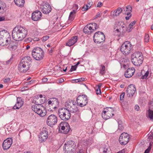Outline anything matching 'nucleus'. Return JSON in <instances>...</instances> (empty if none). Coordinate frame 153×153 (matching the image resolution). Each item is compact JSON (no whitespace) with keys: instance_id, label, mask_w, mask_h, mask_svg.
<instances>
[{"instance_id":"1","label":"nucleus","mask_w":153,"mask_h":153,"mask_svg":"<svg viewBox=\"0 0 153 153\" xmlns=\"http://www.w3.org/2000/svg\"><path fill=\"white\" fill-rule=\"evenodd\" d=\"M27 33V30L25 27L17 25L13 30L12 37L15 41H19L22 40Z\"/></svg>"},{"instance_id":"2","label":"nucleus","mask_w":153,"mask_h":153,"mask_svg":"<svg viewBox=\"0 0 153 153\" xmlns=\"http://www.w3.org/2000/svg\"><path fill=\"white\" fill-rule=\"evenodd\" d=\"M11 36L9 33L5 30L0 31V45L7 46L11 40Z\"/></svg>"},{"instance_id":"3","label":"nucleus","mask_w":153,"mask_h":153,"mask_svg":"<svg viewBox=\"0 0 153 153\" xmlns=\"http://www.w3.org/2000/svg\"><path fill=\"white\" fill-rule=\"evenodd\" d=\"M131 60L132 63L135 66H140L143 60V56L141 52L137 51L133 53L131 56Z\"/></svg>"},{"instance_id":"4","label":"nucleus","mask_w":153,"mask_h":153,"mask_svg":"<svg viewBox=\"0 0 153 153\" xmlns=\"http://www.w3.org/2000/svg\"><path fill=\"white\" fill-rule=\"evenodd\" d=\"M44 55V51L40 47L34 48L32 52L33 57L36 60L40 61L43 59Z\"/></svg>"},{"instance_id":"5","label":"nucleus","mask_w":153,"mask_h":153,"mask_svg":"<svg viewBox=\"0 0 153 153\" xmlns=\"http://www.w3.org/2000/svg\"><path fill=\"white\" fill-rule=\"evenodd\" d=\"M58 114L60 118L64 121H67L71 117V114L68 109L64 108H59L58 110Z\"/></svg>"},{"instance_id":"6","label":"nucleus","mask_w":153,"mask_h":153,"mask_svg":"<svg viewBox=\"0 0 153 153\" xmlns=\"http://www.w3.org/2000/svg\"><path fill=\"white\" fill-rule=\"evenodd\" d=\"M77 105L80 107L86 105L88 101L87 96L85 94H82L76 98Z\"/></svg>"},{"instance_id":"7","label":"nucleus","mask_w":153,"mask_h":153,"mask_svg":"<svg viewBox=\"0 0 153 153\" xmlns=\"http://www.w3.org/2000/svg\"><path fill=\"white\" fill-rule=\"evenodd\" d=\"M48 107H47L48 111H53V109L56 110L59 106V102L57 99L56 98H51L48 101Z\"/></svg>"},{"instance_id":"8","label":"nucleus","mask_w":153,"mask_h":153,"mask_svg":"<svg viewBox=\"0 0 153 153\" xmlns=\"http://www.w3.org/2000/svg\"><path fill=\"white\" fill-rule=\"evenodd\" d=\"M94 42L97 44H100L105 41V36L102 32L98 31L95 33L94 36Z\"/></svg>"},{"instance_id":"9","label":"nucleus","mask_w":153,"mask_h":153,"mask_svg":"<svg viewBox=\"0 0 153 153\" xmlns=\"http://www.w3.org/2000/svg\"><path fill=\"white\" fill-rule=\"evenodd\" d=\"M30 65L28 63L25 62L23 60H21L18 65V70L21 72H25L29 69Z\"/></svg>"},{"instance_id":"10","label":"nucleus","mask_w":153,"mask_h":153,"mask_svg":"<svg viewBox=\"0 0 153 153\" xmlns=\"http://www.w3.org/2000/svg\"><path fill=\"white\" fill-rule=\"evenodd\" d=\"M32 109L36 113L39 114L42 117H44L46 115V111L44 108H42L41 107H38L36 105H33L32 106Z\"/></svg>"},{"instance_id":"11","label":"nucleus","mask_w":153,"mask_h":153,"mask_svg":"<svg viewBox=\"0 0 153 153\" xmlns=\"http://www.w3.org/2000/svg\"><path fill=\"white\" fill-rule=\"evenodd\" d=\"M129 137L128 134L125 132L122 133L119 138V142L123 145L126 144L129 142Z\"/></svg>"},{"instance_id":"12","label":"nucleus","mask_w":153,"mask_h":153,"mask_svg":"<svg viewBox=\"0 0 153 153\" xmlns=\"http://www.w3.org/2000/svg\"><path fill=\"white\" fill-rule=\"evenodd\" d=\"M57 122V118L55 115L51 114L48 117L47 123L48 125L51 127L56 124Z\"/></svg>"},{"instance_id":"13","label":"nucleus","mask_w":153,"mask_h":153,"mask_svg":"<svg viewBox=\"0 0 153 153\" xmlns=\"http://www.w3.org/2000/svg\"><path fill=\"white\" fill-rule=\"evenodd\" d=\"M136 90V89L134 85L132 84L129 85L126 90L128 97H132L134 94Z\"/></svg>"},{"instance_id":"14","label":"nucleus","mask_w":153,"mask_h":153,"mask_svg":"<svg viewBox=\"0 0 153 153\" xmlns=\"http://www.w3.org/2000/svg\"><path fill=\"white\" fill-rule=\"evenodd\" d=\"M65 106L68 108V110L69 111L70 114L71 113L77 114L79 112L78 108L76 106L70 105L68 102H65Z\"/></svg>"},{"instance_id":"15","label":"nucleus","mask_w":153,"mask_h":153,"mask_svg":"<svg viewBox=\"0 0 153 153\" xmlns=\"http://www.w3.org/2000/svg\"><path fill=\"white\" fill-rule=\"evenodd\" d=\"M48 137V132L45 129L41 131L39 135V141L41 143L46 141Z\"/></svg>"},{"instance_id":"16","label":"nucleus","mask_w":153,"mask_h":153,"mask_svg":"<svg viewBox=\"0 0 153 153\" xmlns=\"http://www.w3.org/2000/svg\"><path fill=\"white\" fill-rule=\"evenodd\" d=\"M13 143V140L11 138H8L4 141L2 146L4 150L8 149L11 146Z\"/></svg>"},{"instance_id":"17","label":"nucleus","mask_w":153,"mask_h":153,"mask_svg":"<svg viewBox=\"0 0 153 153\" xmlns=\"http://www.w3.org/2000/svg\"><path fill=\"white\" fill-rule=\"evenodd\" d=\"M42 14L39 10H36L33 12L32 15V19L34 21H37L40 19Z\"/></svg>"},{"instance_id":"18","label":"nucleus","mask_w":153,"mask_h":153,"mask_svg":"<svg viewBox=\"0 0 153 153\" xmlns=\"http://www.w3.org/2000/svg\"><path fill=\"white\" fill-rule=\"evenodd\" d=\"M7 48L12 51H14L17 49L18 46L17 43L16 41H11L9 42Z\"/></svg>"},{"instance_id":"19","label":"nucleus","mask_w":153,"mask_h":153,"mask_svg":"<svg viewBox=\"0 0 153 153\" xmlns=\"http://www.w3.org/2000/svg\"><path fill=\"white\" fill-rule=\"evenodd\" d=\"M41 9L43 13L46 14L49 13L51 10V7L48 3L44 4Z\"/></svg>"},{"instance_id":"20","label":"nucleus","mask_w":153,"mask_h":153,"mask_svg":"<svg viewBox=\"0 0 153 153\" xmlns=\"http://www.w3.org/2000/svg\"><path fill=\"white\" fill-rule=\"evenodd\" d=\"M23 103L24 102L22 100V98L21 97H18L17 99V102L15 105H14L13 107V109H19L22 106Z\"/></svg>"},{"instance_id":"21","label":"nucleus","mask_w":153,"mask_h":153,"mask_svg":"<svg viewBox=\"0 0 153 153\" xmlns=\"http://www.w3.org/2000/svg\"><path fill=\"white\" fill-rule=\"evenodd\" d=\"M71 146H72V147L76 146V144L74 141L71 140L68 141L67 143H65L63 146V150L64 152L65 150H67Z\"/></svg>"},{"instance_id":"22","label":"nucleus","mask_w":153,"mask_h":153,"mask_svg":"<svg viewBox=\"0 0 153 153\" xmlns=\"http://www.w3.org/2000/svg\"><path fill=\"white\" fill-rule=\"evenodd\" d=\"M135 69L133 68H129L126 71L125 76L126 78H130L133 75Z\"/></svg>"},{"instance_id":"23","label":"nucleus","mask_w":153,"mask_h":153,"mask_svg":"<svg viewBox=\"0 0 153 153\" xmlns=\"http://www.w3.org/2000/svg\"><path fill=\"white\" fill-rule=\"evenodd\" d=\"M91 24H88L83 29V31L85 34H90L94 31L93 27L90 26Z\"/></svg>"},{"instance_id":"24","label":"nucleus","mask_w":153,"mask_h":153,"mask_svg":"<svg viewBox=\"0 0 153 153\" xmlns=\"http://www.w3.org/2000/svg\"><path fill=\"white\" fill-rule=\"evenodd\" d=\"M73 8L74 9L72 12H71L70 14L69 17V19L71 21L73 20L74 19V15L76 12V10L78 8V5L75 4L73 5Z\"/></svg>"},{"instance_id":"25","label":"nucleus","mask_w":153,"mask_h":153,"mask_svg":"<svg viewBox=\"0 0 153 153\" xmlns=\"http://www.w3.org/2000/svg\"><path fill=\"white\" fill-rule=\"evenodd\" d=\"M114 115L113 113H110L109 111H103L102 113V117L103 119L105 120H107L110 118Z\"/></svg>"},{"instance_id":"26","label":"nucleus","mask_w":153,"mask_h":153,"mask_svg":"<svg viewBox=\"0 0 153 153\" xmlns=\"http://www.w3.org/2000/svg\"><path fill=\"white\" fill-rule=\"evenodd\" d=\"M77 40V37L74 36L72 37L71 38L68 40L66 43V45L71 46L76 42Z\"/></svg>"},{"instance_id":"27","label":"nucleus","mask_w":153,"mask_h":153,"mask_svg":"<svg viewBox=\"0 0 153 153\" xmlns=\"http://www.w3.org/2000/svg\"><path fill=\"white\" fill-rule=\"evenodd\" d=\"M123 10L122 8L118 7L113 12H111V13L114 16H117L122 12Z\"/></svg>"},{"instance_id":"28","label":"nucleus","mask_w":153,"mask_h":153,"mask_svg":"<svg viewBox=\"0 0 153 153\" xmlns=\"http://www.w3.org/2000/svg\"><path fill=\"white\" fill-rule=\"evenodd\" d=\"M132 9V7L131 6H128L126 8H123L124 11L125 12L123 13L125 15H128L129 14V13H131V12Z\"/></svg>"},{"instance_id":"29","label":"nucleus","mask_w":153,"mask_h":153,"mask_svg":"<svg viewBox=\"0 0 153 153\" xmlns=\"http://www.w3.org/2000/svg\"><path fill=\"white\" fill-rule=\"evenodd\" d=\"M77 149L76 146L75 147H72V146H71L67 150H65V153H74Z\"/></svg>"},{"instance_id":"30","label":"nucleus","mask_w":153,"mask_h":153,"mask_svg":"<svg viewBox=\"0 0 153 153\" xmlns=\"http://www.w3.org/2000/svg\"><path fill=\"white\" fill-rule=\"evenodd\" d=\"M14 1L15 4L19 7L23 6L25 3L24 0H14Z\"/></svg>"},{"instance_id":"31","label":"nucleus","mask_w":153,"mask_h":153,"mask_svg":"<svg viewBox=\"0 0 153 153\" xmlns=\"http://www.w3.org/2000/svg\"><path fill=\"white\" fill-rule=\"evenodd\" d=\"M120 51L124 55H126L128 54V51L126 50V48L124 47V45H122L120 48Z\"/></svg>"},{"instance_id":"32","label":"nucleus","mask_w":153,"mask_h":153,"mask_svg":"<svg viewBox=\"0 0 153 153\" xmlns=\"http://www.w3.org/2000/svg\"><path fill=\"white\" fill-rule=\"evenodd\" d=\"M64 125H65V128L63 133L64 134H67L69 131L70 128V126L69 124L66 122H64Z\"/></svg>"},{"instance_id":"33","label":"nucleus","mask_w":153,"mask_h":153,"mask_svg":"<svg viewBox=\"0 0 153 153\" xmlns=\"http://www.w3.org/2000/svg\"><path fill=\"white\" fill-rule=\"evenodd\" d=\"M149 108L148 110V117L150 120L153 121V111Z\"/></svg>"},{"instance_id":"34","label":"nucleus","mask_w":153,"mask_h":153,"mask_svg":"<svg viewBox=\"0 0 153 153\" xmlns=\"http://www.w3.org/2000/svg\"><path fill=\"white\" fill-rule=\"evenodd\" d=\"M22 60H23L24 61L28 63V64H29V65L30 64V61L31 60V59L30 56H28L25 57H24Z\"/></svg>"},{"instance_id":"35","label":"nucleus","mask_w":153,"mask_h":153,"mask_svg":"<svg viewBox=\"0 0 153 153\" xmlns=\"http://www.w3.org/2000/svg\"><path fill=\"white\" fill-rule=\"evenodd\" d=\"M119 26L120 28L121 29V31L122 33H123L126 31V27L125 24H122V25H121V24H120Z\"/></svg>"},{"instance_id":"36","label":"nucleus","mask_w":153,"mask_h":153,"mask_svg":"<svg viewBox=\"0 0 153 153\" xmlns=\"http://www.w3.org/2000/svg\"><path fill=\"white\" fill-rule=\"evenodd\" d=\"M101 68L100 70V73L102 75L105 74V66L101 65Z\"/></svg>"},{"instance_id":"37","label":"nucleus","mask_w":153,"mask_h":153,"mask_svg":"<svg viewBox=\"0 0 153 153\" xmlns=\"http://www.w3.org/2000/svg\"><path fill=\"white\" fill-rule=\"evenodd\" d=\"M33 103H35V104L38 105V107H41L43 108H44V107L41 104L39 103L36 100H35L34 99L33 101Z\"/></svg>"},{"instance_id":"38","label":"nucleus","mask_w":153,"mask_h":153,"mask_svg":"<svg viewBox=\"0 0 153 153\" xmlns=\"http://www.w3.org/2000/svg\"><path fill=\"white\" fill-rule=\"evenodd\" d=\"M108 148V146H104L101 148V150L102 151L103 153H107Z\"/></svg>"},{"instance_id":"39","label":"nucleus","mask_w":153,"mask_h":153,"mask_svg":"<svg viewBox=\"0 0 153 153\" xmlns=\"http://www.w3.org/2000/svg\"><path fill=\"white\" fill-rule=\"evenodd\" d=\"M122 45H124V47H125L126 48H128L129 46H131L130 42L129 41H126Z\"/></svg>"},{"instance_id":"40","label":"nucleus","mask_w":153,"mask_h":153,"mask_svg":"<svg viewBox=\"0 0 153 153\" xmlns=\"http://www.w3.org/2000/svg\"><path fill=\"white\" fill-rule=\"evenodd\" d=\"M13 61V57L12 56L9 60L4 62V64L6 65L11 64L12 63Z\"/></svg>"},{"instance_id":"41","label":"nucleus","mask_w":153,"mask_h":153,"mask_svg":"<svg viewBox=\"0 0 153 153\" xmlns=\"http://www.w3.org/2000/svg\"><path fill=\"white\" fill-rule=\"evenodd\" d=\"M121 122H118V130H119V131H121L122 130H123V126L121 124Z\"/></svg>"},{"instance_id":"42","label":"nucleus","mask_w":153,"mask_h":153,"mask_svg":"<svg viewBox=\"0 0 153 153\" xmlns=\"http://www.w3.org/2000/svg\"><path fill=\"white\" fill-rule=\"evenodd\" d=\"M149 36L148 34H146L144 37V40L145 42H148L149 41Z\"/></svg>"},{"instance_id":"43","label":"nucleus","mask_w":153,"mask_h":153,"mask_svg":"<svg viewBox=\"0 0 153 153\" xmlns=\"http://www.w3.org/2000/svg\"><path fill=\"white\" fill-rule=\"evenodd\" d=\"M136 21H134L132 22L129 25V27L130 28L129 30L133 28L132 27L136 23Z\"/></svg>"},{"instance_id":"44","label":"nucleus","mask_w":153,"mask_h":153,"mask_svg":"<svg viewBox=\"0 0 153 153\" xmlns=\"http://www.w3.org/2000/svg\"><path fill=\"white\" fill-rule=\"evenodd\" d=\"M148 139L149 140H152L153 139V133L150 132V133L148 135Z\"/></svg>"},{"instance_id":"45","label":"nucleus","mask_w":153,"mask_h":153,"mask_svg":"<svg viewBox=\"0 0 153 153\" xmlns=\"http://www.w3.org/2000/svg\"><path fill=\"white\" fill-rule=\"evenodd\" d=\"M106 109V111H109L111 113L114 111V109L111 107H107Z\"/></svg>"},{"instance_id":"46","label":"nucleus","mask_w":153,"mask_h":153,"mask_svg":"<svg viewBox=\"0 0 153 153\" xmlns=\"http://www.w3.org/2000/svg\"><path fill=\"white\" fill-rule=\"evenodd\" d=\"M77 67L75 66V65L72 66L71 67V68L69 70V72H71L73 71H74L76 70Z\"/></svg>"},{"instance_id":"47","label":"nucleus","mask_w":153,"mask_h":153,"mask_svg":"<svg viewBox=\"0 0 153 153\" xmlns=\"http://www.w3.org/2000/svg\"><path fill=\"white\" fill-rule=\"evenodd\" d=\"M149 74V72L147 71L145 74L144 75L142 76V78L143 79H146L148 76Z\"/></svg>"},{"instance_id":"48","label":"nucleus","mask_w":153,"mask_h":153,"mask_svg":"<svg viewBox=\"0 0 153 153\" xmlns=\"http://www.w3.org/2000/svg\"><path fill=\"white\" fill-rule=\"evenodd\" d=\"M49 38V36H44L42 38V40L43 42H45Z\"/></svg>"},{"instance_id":"49","label":"nucleus","mask_w":153,"mask_h":153,"mask_svg":"<svg viewBox=\"0 0 153 153\" xmlns=\"http://www.w3.org/2000/svg\"><path fill=\"white\" fill-rule=\"evenodd\" d=\"M32 39L31 38L29 37L25 39V42L27 43H29L32 41Z\"/></svg>"},{"instance_id":"50","label":"nucleus","mask_w":153,"mask_h":153,"mask_svg":"<svg viewBox=\"0 0 153 153\" xmlns=\"http://www.w3.org/2000/svg\"><path fill=\"white\" fill-rule=\"evenodd\" d=\"M44 99L39 100V102L40 103V104H42L44 103L46 100V99L45 97H44Z\"/></svg>"},{"instance_id":"51","label":"nucleus","mask_w":153,"mask_h":153,"mask_svg":"<svg viewBox=\"0 0 153 153\" xmlns=\"http://www.w3.org/2000/svg\"><path fill=\"white\" fill-rule=\"evenodd\" d=\"M149 106L150 108L153 109V99L150 102Z\"/></svg>"},{"instance_id":"52","label":"nucleus","mask_w":153,"mask_h":153,"mask_svg":"<svg viewBox=\"0 0 153 153\" xmlns=\"http://www.w3.org/2000/svg\"><path fill=\"white\" fill-rule=\"evenodd\" d=\"M125 93L122 92L120 96V100H123L125 95Z\"/></svg>"},{"instance_id":"53","label":"nucleus","mask_w":153,"mask_h":153,"mask_svg":"<svg viewBox=\"0 0 153 153\" xmlns=\"http://www.w3.org/2000/svg\"><path fill=\"white\" fill-rule=\"evenodd\" d=\"M68 103H69V104H70V105H71L72 104V105H74L76 106V102L75 101H74V100H71V102H68Z\"/></svg>"},{"instance_id":"54","label":"nucleus","mask_w":153,"mask_h":153,"mask_svg":"<svg viewBox=\"0 0 153 153\" xmlns=\"http://www.w3.org/2000/svg\"><path fill=\"white\" fill-rule=\"evenodd\" d=\"M151 148V147L149 146L148 148L145 150L144 153H149Z\"/></svg>"},{"instance_id":"55","label":"nucleus","mask_w":153,"mask_h":153,"mask_svg":"<svg viewBox=\"0 0 153 153\" xmlns=\"http://www.w3.org/2000/svg\"><path fill=\"white\" fill-rule=\"evenodd\" d=\"M96 94L97 95L100 94H101V92L100 89H97L96 90Z\"/></svg>"},{"instance_id":"56","label":"nucleus","mask_w":153,"mask_h":153,"mask_svg":"<svg viewBox=\"0 0 153 153\" xmlns=\"http://www.w3.org/2000/svg\"><path fill=\"white\" fill-rule=\"evenodd\" d=\"M62 125H63L62 126H61V129L63 131L62 132H64L65 129V128L66 126L65 125H64V123H63V122L62 123Z\"/></svg>"},{"instance_id":"57","label":"nucleus","mask_w":153,"mask_h":153,"mask_svg":"<svg viewBox=\"0 0 153 153\" xmlns=\"http://www.w3.org/2000/svg\"><path fill=\"white\" fill-rule=\"evenodd\" d=\"M131 16V13H129V14L127 15V16L125 17V19L126 20H128L130 19Z\"/></svg>"},{"instance_id":"58","label":"nucleus","mask_w":153,"mask_h":153,"mask_svg":"<svg viewBox=\"0 0 153 153\" xmlns=\"http://www.w3.org/2000/svg\"><path fill=\"white\" fill-rule=\"evenodd\" d=\"M0 3L2 4V5L0 6V10H1V8L3 9V7L5 5V3L1 1H0Z\"/></svg>"},{"instance_id":"59","label":"nucleus","mask_w":153,"mask_h":153,"mask_svg":"<svg viewBox=\"0 0 153 153\" xmlns=\"http://www.w3.org/2000/svg\"><path fill=\"white\" fill-rule=\"evenodd\" d=\"M88 10V8L87 7H86L85 4H84L83 7L82 8V11H85Z\"/></svg>"},{"instance_id":"60","label":"nucleus","mask_w":153,"mask_h":153,"mask_svg":"<svg viewBox=\"0 0 153 153\" xmlns=\"http://www.w3.org/2000/svg\"><path fill=\"white\" fill-rule=\"evenodd\" d=\"M88 10V8L87 7H86L85 4H84L83 7L82 8V11H85Z\"/></svg>"},{"instance_id":"61","label":"nucleus","mask_w":153,"mask_h":153,"mask_svg":"<svg viewBox=\"0 0 153 153\" xmlns=\"http://www.w3.org/2000/svg\"><path fill=\"white\" fill-rule=\"evenodd\" d=\"M93 4V2L91 1V0H89L88 1V4L87 5H89V6H91Z\"/></svg>"},{"instance_id":"62","label":"nucleus","mask_w":153,"mask_h":153,"mask_svg":"<svg viewBox=\"0 0 153 153\" xmlns=\"http://www.w3.org/2000/svg\"><path fill=\"white\" fill-rule=\"evenodd\" d=\"M93 24L94 25V30H95L98 28L99 26L97 25V24L96 23H94Z\"/></svg>"},{"instance_id":"63","label":"nucleus","mask_w":153,"mask_h":153,"mask_svg":"<svg viewBox=\"0 0 153 153\" xmlns=\"http://www.w3.org/2000/svg\"><path fill=\"white\" fill-rule=\"evenodd\" d=\"M134 109L135 110L138 111L140 110V107L138 105H136L134 107Z\"/></svg>"},{"instance_id":"64","label":"nucleus","mask_w":153,"mask_h":153,"mask_svg":"<svg viewBox=\"0 0 153 153\" xmlns=\"http://www.w3.org/2000/svg\"><path fill=\"white\" fill-rule=\"evenodd\" d=\"M10 78H7L5 79L4 80V82H9L10 81Z\"/></svg>"}]
</instances>
